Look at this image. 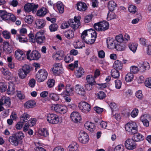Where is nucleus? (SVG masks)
Segmentation results:
<instances>
[{
    "mask_svg": "<svg viewBox=\"0 0 151 151\" xmlns=\"http://www.w3.org/2000/svg\"><path fill=\"white\" fill-rule=\"evenodd\" d=\"M111 76L115 78H118L119 76V73L118 70L116 69H112L111 72Z\"/></svg>",
    "mask_w": 151,
    "mask_h": 151,
    "instance_id": "nucleus-42",
    "label": "nucleus"
},
{
    "mask_svg": "<svg viewBox=\"0 0 151 151\" xmlns=\"http://www.w3.org/2000/svg\"><path fill=\"white\" fill-rule=\"evenodd\" d=\"M64 53L63 51H58L56 53L53 54L52 57L54 60H61L63 59Z\"/></svg>",
    "mask_w": 151,
    "mask_h": 151,
    "instance_id": "nucleus-18",
    "label": "nucleus"
},
{
    "mask_svg": "<svg viewBox=\"0 0 151 151\" xmlns=\"http://www.w3.org/2000/svg\"><path fill=\"white\" fill-rule=\"evenodd\" d=\"M74 22H73L71 23L70 26L73 29H76L81 25L79 18H78L75 16L74 17Z\"/></svg>",
    "mask_w": 151,
    "mask_h": 151,
    "instance_id": "nucleus-20",
    "label": "nucleus"
},
{
    "mask_svg": "<svg viewBox=\"0 0 151 151\" xmlns=\"http://www.w3.org/2000/svg\"><path fill=\"white\" fill-rule=\"evenodd\" d=\"M113 67L114 69L121 70L123 68V64L121 61L119 60H117L114 62Z\"/></svg>",
    "mask_w": 151,
    "mask_h": 151,
    "instance_id": "nucleus-24",
    "label": "nucleus"
},
{
    "mask_svg": "<svg viewBox=\"0 0 151 151\" xmlns=\"http://www.w3.org/2000/svg\"><path fill=\"white\" fill-rule=\"evenodd\" d=\"M130 73H136L139 70L138 68L134 65H133L131 66L130 68Z\"/></svg>",
    "mask_w": 151,
    "mask_h": 151,
    "instance_id": "nucleus-58",
    "label": "nucleus"
},
{
    "mask_svg": "<svg viewBox=\"0 0 151 151\" xmlns=\"http://www.w3.org/2000/svg\"><path fill=\"white\" fill-rule=\"evenodd\" d=\"M47 121L52 124H58L59 122V117L58 115L54 114H49L47 117Z\"/></svg>",
    "mask_w": 151,
    "mask_h": 151,
    "instance_id": "nucleus-10",
    "label": "nucleus"
},
{
    "mask_svg": "<svg viewBox=\"0 0 151 151\" xmlns=\"http://www.w3.org/2000/svg\"><path fill=\"white\" fill-rule=\"evenodd\" d=\"M125 129L131 134H134L138 132V127L136 122H128L125 125Z\"/></svg>",
    "mask_w": 151,
    "mask_h": 151,
    "instance_id": "nucleus-3",
    "label": "nucleus"
},
{
    "mask_svg": "<svg viewBox=\"0 0 151 151\" xmlns=\"http://www.w3.org/2000/svg\"><path fill=\"white\" fill-rule=\"evenodd\" d=\"M30 118V116L27 113H24L22 114L20 117V121L24 123L27 121Z\"/></svg>",
    "mask_w": 151,
    "mask_h": 151,
    "instance_id": "nucleus-36",
    "label": "nucleus"
},
{
    "mask_svg": "<svg viewBox=\"0 0 151 151\" xmlns=\"http://www.w3.org/2000/svg\"><path fill=\"white\" fill-rule=\"evenodd\" d=\"M17 39L21 42L25 43L27 42V35H23L22 34H17Z\"/></svg>",
    "mask_w": 151,
    "mask_h": 151,
    "instance_id": "nucleus-31",
    "label": "nucleus"
},
{
    "mask_svg": "<svg viewBox=\"0 0 151 151\" xmlns=\"http://www.w3.org/2000/svg\"><path fill=\"white\" fill-rule=\"evenodd\" d=\"M138 65L139 67V71L142 73L144 72L147 68H150L149 64L147 62H142L141 64L140 63L139 65Z\"/></svg>",
    "mask_w": 151,
    "mask_h": 151,
    "instance_id": "nucleus-23",
    "label": "nucleus"
},
{
    "mask_svg": "<svg viewBox=\"0 0 151 151\" xmlns=\"http://www.w3.org/2000/svg\"><path fill=\"white\" fill-rule=\"evenodd\" d=\"M75 29L74 30H68L65 32L64 34L65 37L68 39H70L73 37L74 35V32Z\"/></svg>",
    "mask_w": 151,
    "mask_h": 151,
    "instance_id": "nucleus-25",
    "label": "nucleus"
},
{
    "mask_svg": "<svg viewBox=\"0 0 151 151\" xmlns=\"http://www.w3.org/2000/svg\"><path fill=\"white\" fill-rule=\"evenodd\" d=\"M85 128L90 132H93L96 129V126L94 123L91 122H87L84 124Z\"/></svg>",
    "mask_w": 151,
    "mask_h": 151,
    "instance_id": "nucleus-19",
    "label": "nucleus"
},
{
    "mask_svg": "<svg viewBox=\"0 0 151 151\" xmlns=\"http://www.w3.org/2000/svg\"><path fill=\"white\" fill-rule=\"evenodd\" d=\"M77 9L80 11H85L87 9L86 4L83 2L80 1L77 4Z\"/></svg>",
    "mask_w": 151,
    "mask_h": 151,
    "instance_id": "nucleus-22",
    "label": "nucleus"
},
{
    "mask_svg": "<svg viewBox=\"0 0 151 151\" xmlns=\"http://www.w3.org/2000/svg\"><path fill=\"white\" fill-rule=\"evenodd\" d=\"M145 117H149L148 119L150 120L151 119V118L149 115H144L141 117L140 120L143 123L144 125L147 127L149 126V123L148 120L146 119Z\"/></svg>",
    "mask_w": 151,
    "mask_h": 151,
    "instance_id": "nucleus-28",
    "label": "nucleus"
},
{
    "mask_svg": "<svg viewBox=\"0 0 151 151\" xmlns=\"http://www.w3.org/2000/svg\"><path fill=\"white\" fill-rule=\"evenodd\" d=\"M109 105L111 109L112 112L115 110L117 108V106L116 104L114 102H111L109 104Z\"/></svg>",
    "mask_w": 151,
    "mask_h": 151,
    "instance_id": "nucleus-64",
    "label": "nucleus"
},
{
    "mask_svg": "<svg viewBox=\"0 0 151 151\" xmlns=\"http://www.w3.org/2000/svg\"><path fill=\"white\" fill-rule=\"evenodd\" d=\"M38 7V4H35L33 3H27L24 6V10L25 12H32L33 14L35 13Z\"/></svg>",
    "mask_w": 151,
    "mask_h": 151,
    "instance_id": "nucleus-8",
    "label": "nucleus"
},
{
    "mask_svg": "<svg viewBox=\"0 0 151 151\" xmlns=\"http://www.w3.org/2000/svg\"><path fill=\"white\" fill-rule=\"evenodd\" d=\"M93 27L97 31H104L109 28V24L106 21H103L95 23Z\"/></svg>",
    "mask_w": 151,
    "mask_h": 151,
    "instance_id": "nucleus-2",
    "label": "nucleus"
},
{
    "mask_svg": "<svg viewBox=\"0 0 151 151\" xmlns=\"http://www.w3.org/2000/svg\"><path fill=\"white\" fill-rule=\"evenodd\" d=\"M91 29H89L85 30L82 32L81 35V37L83 41L86 39V38L88 37V32L90 33L91 32Z\"/></svg>",
    "mask_w": 151,
    "mask_h": 151,
    "instance_id": "nucleus-45",
    "label": "nucleus"
},
{
    "mask_svg": "<svg viewBox=\"0 0 151 151\" xmlns=\"http://www.w3.org/2000/svg\"><path fill=\"white\" fill-rule=\"evenodd\" d=\"M78 106L82 112L87 113L91 109L90 105L88 103L84 101H81L78 104Z\"/></svg>",
    "mask_w": 151,
    "mask_h": 151,
    "instance_id": "nucleus-11",
    "label": "nucleus"
},
{
    "mask_svg": "<svg viewBox=\"0 0 151 151\" xmlns=\"http://www.w3.org/2000/svg\"><path fill=\"white\" fill-rule=\"evenodd\" d=\"M78 139L80 142L83 144L87 143L89 140V136L83 130L80 132L78 135Z\"/></svg>",
    "mask_w": 151,
    "mask_h": 151,
    "instance_id": "nucleus-9",
    "label": "nucleus"
},
{
    "mask_svg": "<svg viewBox=\"0 0 151 151\" xmlns=\"http://www.w3.org/2000/svg\"><path fill=\"white\" fill-rule=\"evenodd\" d=\"M14 56L16 59L19 60H22L25 58V54L22 51L17 50L15 52Z\"/></svg>",
    "mask_w": 151,
    "mask_h": 151,
    "instance_id": "nucleus-16",
    "label": "nucleus"
},
{
    "mask_svg": "<svg viewBox=\"0 0 151 151\" xmlns=\"http://www.w3.org/2000/svg\"><path fill=\"white\" fill-rule=\"evenodd\" d=\"M128 46L130 50L134 53L136 50L137 45L135 43H130Z\"/></svg>",
    "mask_w": 151,
    "mask_h": 151,
    "instance_id": "nucleus-47",
    "label": "nucleus"
},
{
    "mask_svg": "<svg viewBox=\"0 0 151 151\" xmlns=\"http://www.w3.org/2000/svg\"><path fill=\"white\" fill-rule=\"evenodd\" d=\"M78 145L77 143L74 142L70 144L68 147L70 151H75L78 150Z\"/></svg>",
    "mask_w": 151,
    "mask_h": 151,
    "instance_id": "nucleus-38",
    "label": "nucleus"
},
{
    "mask_svg": "<svg viewBox=\"0 0 151 151\" xmlns=\"http://www.w3.org/2000/svg\"><path fill=\"white\" fill-rule=\"evenodd\" d=\"M74 60V57L71 55L67 54L64 58V60L66 63H69Z\"/></svg>",
    "mask_w": 151,
    "mask_h": 151,
    "instance_id": "nucleus-44",
    "label": "nucleus"
},
{
    "mask_svg": "<svg viewBox=\"0 0 151 151\" xmlns=\"http://www.w3.org/2000/svg\"><path fill=\"white\" fill-rule=\"evenodd\" d=\"M0 17L4 20H9L12 22H15L16 18L15 16L10 13H8L5 10H1Z\"/></svg>",
    "mask_w": 151,
    "mask_h": 151,
    "instance_id": "nucleus-6",
    "label": "nucleus"
},
{
    "mask_svg": "<svg viewBox=\"0 0 151 151\" xmlns=\"http://www.w3.org/2000/svg\"><path fill=\"white\" fill-rule=\"evenodd\" d=\"M134 78L133 74L132 73H128L125 77V80L127 82H131Z\"/></svg>",
    "mask_w": 151,
    "mask_h": 151,
    "instance_id": "nucleus-48",
    "label": "nucleus"
},
{
    "mask_svg": "<svg viewBox=\"0 0 151 151\" xmlns=\"http://www.w3.org/2000/svg\"><path fill=\"white\" fill-rule=\"evenodd\" d=\"M123 43H116L114 48L118 51H124L126 48V44Z\"/></svg>",
    "mask_w": 151,
    "mask_h": 151,
    "instance_id": "nucleus-27",
    "label": "nucleus"
},
{
    "mask_svg": "<svg viewBox=\"0 0 151 151\" xmlns=\"http://www.w3.org/2000/svg\"><path fill=\"white\" fill-rule=\"evenodd\" d=\"M92 35H93L92 39H89L88 37H86V39L83 41V42L88 44L91 45L93 44L97 38V33H94Z\"/></svg>",
    "mask_w": 151,
    "mask_h": 151,
    "instance_id": "nucleus-21",
    "label": "nucleus"
},
{
    "mask_svg": "<svg viewBox=\"0 0 151 151\" xmlns=\"http://www.w3.org/2000/svg\"><path fill=\"white\" fill-rule=\"evenodd\" d=\"M35 22L36 27L38 29L42 28L45 25V21L43 19H37Z\"/></svg>",
    "mask_w": 151,
    "mask_h": 151,
    "instance_id": "nucleus-30",
    "label": "nucleus"
},
{
    "mask_svg": "<svg viewBox=\"0 0 151 151\" xmlns=\"http://www.w3.org/2000/svg\"><path fill=\"white\" fill-rule=\"evenodd\" d=\"M78 66V60L75 61L73 63H72L69 65L68 68L71 70H73L77 68Z\"/></svg>",
    "mask_w": 151,
    "mask_h": 151,
    "instance_id": "nucleus-43",
    "label": "nucleus"
},
{
    "mask_svg": "<svg viewBox=\"0 0 151 151\" xmlns=\"http://www.w3.org/2000/svg\"><path fill=\"white\" fill-rule=\"evenodd\" d=\"M2 99L4 105L7 107H9L11 104L10 98L9 97H4Z\"/></svg>",
    "mask_w": 151,
    "mask_h": 151,
    "instance_id": "nucleus-39",
    "label": "nucleus"
},
{
    "mask_svg": "<svg viewBox=\"0 0 151 151\" xmlns=\"http://www.w3.org/2000/svg\"><path fill=\"white\" fill-rule=\"evenodd\" d=\"M36 104V103L33 100H29L27 101L24 104V106L27 109L33 107Z\"/></svg>",
    "mask_w": 151,
    "mask_h": 151,
    "instance_id": "nucleus-33",
    "label": "nucleus"
},
{
    "mask_svg": "<svg viewBox=\"0 0 151 151\" xmlns=\"http://www.w3.org/2000/svg\"><path fill=\"white\" fill-rule=\"evenodd\" d=\"M48 73L45 70L41 69L39 70L36 74V77L38 82L43 81L47 78Z\"/></svg>",
    "mask_w": 151,
    "mask_h": 151,
    "instance_id": "nucleus-7",
    "label": "nucleus"
},
{
    "mask_svg": "<svg viewBox=\"0 0 151 151\" xmlns=\"http://www.w3.org/2000/svg\"><path fill=\"white\" fill-rule=\"evenodd\" d=\"M56 6L59 12L63 13L64 12L63 5L61 1H58L57 3Z\"/></svg>",
    "mask_w": 151,
    "mask_h": 151,
    "instance_id": "nucleus-37",
    "label": "nucleus"
},
{
    "mask_svg": "<svg viewBox=\"0 0 151 151\" xmlns=\"http://www.w3.org/2000/svg\"><path fill=\"white\" fill-rule=\"evenodd\" d=\"M58 25L55 23H52L49 26V29L51 32H55L58 29Z\"/></svg>",
    "mask_w": 151,
    "mask_h": 151,
    "instance_id": "nucleus-50",
    "label": "nucleus"
},
{
    "mask_svg": "<svg viewBox=\"0 0 151 151\" xmlns=\"http://www.w3.org/2000/svg\"><path fill=\"white\" fill-rule=\"evenodd\" d=\"M49 97L51 100L55 101H58L60 99L59 96L57 94L54 93H50Z\"/></svg>",
    "mask_w": 151,
    "mask_h": 151,
    "instance_id": "nucleus-46",
    "label": "nucleus"
},
{
    "mask_svg": "<svg viewBox=\"0 0 151 151\" xmlns=\"http://www.w3.org/2000/svg\"><path fill=\"white\" fill-rule=\"evenodd\" d=\"M62 106V105L59 104H54L51 108L52 109H54L56 112L58 113Z\"/></svg>",
    "mask_w": 151,
    "mask_h": 151,
    "instance_id": "nucleus-51",
    "label": "nucleus"
},
{
    "mask_svg": "<svg viewBox=\"0 0 151 151\" xmlns=\"http://www.w3.org/2000/svg\"><path fill=\"white\" fill-rule=\"evenodd\" d=\"M136 96L139 99H142L143 98V95L142 93L141 90H139L137 91L135 93Z\"/></svg>",
    "mask_w": 151,
    "mask_h": 151,
    "instance_id": "nucleus-61",
    "label": "nucleus"
},
{
    "mask_svg": "<svg viewBox=\"0 0 151 151\" xmlns=\"http://www.w3.org/2000/svg\"><path fill=\"white\" fill-rule=\"evenodd\" d=\"M62 64L60 63H55L54 64L53 68L52 69L53 74L58 75L61 73L62 71Z\"/></svg>",
    "mask_w": 151,
    "mask_h": 151,
    "instance_id": "nucleus-14",
    "label": "nucleus"
},
{
    "mask_svg": "<svg viewBox=\"0 0 151 151\" xmlns=\"http://www.w3.org/2000/svg\"><path fill=\"white\" fill-rule=\"evenodd\" d=\"M136 134H134V135L132 137L133 139L134 140V141L137 142L143 140L144 139V137L142 134L139 133H136Z\"/></svg>",
    "mask_w": 151,
    "mask_h": 151,
    "instance_id": "nucleus-29",
    "label": "nucleus"
},
{
    "mask_svg": "<svg viewBox=\"0 0 151 151\" xmlns=\"http://www.w3.org/2000/svg\"><path fill=\"white\" fill-rule=\"evenodd\" d=\"M35 38L37 43L39 45H41L45 41V37L42 32H38L35 35Z\"/></svg>",
    "mask_w": 151,
    "mask_h": 151,
    "instance_id": "nucleus-12",
    "label": "nucleus"
},
{
    "mask_svg": "<svg viewBox=\"0 0 151 151\" xmlns=\"http://www.w3.org/2000/svg\"><path fill=\"white\" fill-rule=\"evenodd\" d=\"M84 70L82 67H79L75 71V75L77 78H80L82 76L84 73Z\"/></svg>",
    "mask_w": 151,
    "mask_h": 151,
    "instance_id": "nucleus-32",
    "label": "nucleus"
},
{
    "mask_svg": "<svg viewBox=\"0 0 151 151\" xmlns=\"http://www.w3.org/2000/svg\"><path fill=\"white\" fill-rule=\"evenodd\" d=\"M117 6L115 2L113 1H109L108 4V7L110 11L112 12L115 9Z\"/></svg>",
    "mask_w": 151,
    "mask_h": 151,
    "instance_id": "nucleus-34",
    "label": "nucleus"
},
{
    "mask_svg": "<svg viewBox=\"0 0 151 151\" xmlns=\"http://www.w3.org/2000/svg\"><path fill=\"white\" fill-rule=\"evenodd\" d=\"M31 50H29L26 53L27 58L30 60H37L40 57V54L36 50H33L31 53Z\"/></svg>",
    "mask_w": 151,
    "mask_h": 151,
    "instance_id": "nucleus-4",
    "label": "nucleus"
},
{
    "mask_svg": "<svg viewBox=\"0 0 151 151\" xmlns=\"http://www.w3.org/2000/svg\"><path fill=\"white\" fill-rule=\"evenodd\" d=\"M106 43L107 45V47L109 49H114L116 44V40L110 37L107 38Z\"/></svg>",
    "mask_w": 151,
    "mask_h": 151,
    "instance_id": "nucleus-15",
    "label": "nucleus"
},
{
    "mask_svg": "<svg viewBox=\"0 0 151 151\" xmlns=\"http://www.w3.org/2000/svg\"><path fill=\"white\" fill-rule=\"evenodd\" d=\"M7 90V93L9 95L13 94L15 92V86H8Z\"/></svg>",
    "mask_w": 151,
    "mask_h": 151,
    "instance_id": "nucleus-40",
    "label": "nucleus"
},
{
    "mask_svg": "<svg viewBox=\"0 0 151 151\" xmlns=\"http://www.w3.org/2000/svg\"><path fill=\"white\" fill-rule=\"evenodd\" d=\"M25 22L28 24H31L33 21V17L31 15L27 16L25 18Z\"/></svg>",
    "mask_w": 151,
    "mask_h": 151,
    "instance_id": "nucleus-52",
    "label": "nucleus"
},
{
    "mask_svg": "<svg viewBox=\"0 0 151 151\" xmlns=\"http://www.w3.org/2000/svg\"><path fill=\"white\" fill-rule=\"evenodd\" d=\"M39 134L41 136L47 137L49 135V132L45 128H42L39 130Z\"/></svg>",
    "mask_w": 151,
    "mask_h": 151,
    "instance_id": "nucleus-41",
    "label": "nucleus"
},
{
    "mask_svg": "<svg viewBox=\"0 0 151 151\" xmlns=\"http://www.w3.org/2000/svg\"><path fill=\"white\" fill-rule=\"evenodd\" d=\"M138 110L137 109H135L131 112V115L132 117L134 118L138 114Z\"/></svg>",
    "mask_w": 151,
    "mask_h": 151,
    "instance_id": "nucleus-63",
    "label": "nucleus"
},
{
    "mask_svg": "<svg viewBox=\"0 0 151 151\" xmlns=\"http://www.w3.org/2000/svg\"><path fill=\"white\" fill-rule=\"evenodd\" d=\"M137 10L136 7L133 5H130L128 7V10L129 12L132 14L135 13Z\"/></svg>",
    "mask_w": 151,
    "mask_h": 151,
    "instance_id": "nucleus-53",
    "label": "nucleus"
},
{
    "mask_svg": "<svg viewBox=\"0 0 151 151\" xmlns=\"http://www.w3.org/2000/svg\"><path fill=\"white\" fill-rule=\"evenodd\" d=\"M4 46V50L7 53L9 54L12 52L13 50V47L11 45H8V46Z\"/></svg>",
    "mask_w": 151,
    "mask_h": 151,
    "instance_id": "nucleus-55",
    "label": "nucleus"
},
{
    "mask_svg": "<svg viewBox=\"0 0 151 151\" xmlns=\"http://www.w3.org/2000/svg\"><path fill=\"white\" fill-rule=\"evenodd\" d=\"M84 45V43L83 41V40L78 41L76 42V46L75 47V48L76 49L82 48L83 47H85Z\"/></svg>",
    "mask_w": 151,
    "mask_h": 151,
    "instance_id": "nucleus-56",
    "label": "nucleus"
},
{
    "mask_svg": "<svg viewBox=\"0 0 151 151\" xmlns=\"http://www.w3.org/2000/svg\"><path fill=\"white\" fill-rule=\"evenodd\" d=\"M67 107L65 106H62L58 113L61 114H64L67 111Z\"/></svg>",
    "mask_w": 151,
    "mask_h": 151,
    "instance_id": "nucleus-60",
    "label": "nucleus"
},
{
    "mask_svg": "<svg viewBox=\"0 0 151 151\" xmlns=\"http://www.w3.org/2000/svg\"><path fill=\"white\" fill-rule=\"evenodd\" d=\"M134 140L132 139H127L124 142L125 146L128 150H132L136 147V144Z\"/></svg>",
    "mask_w": 151,
    "mask_h": 151,
    "instance_id": "nucleus-13",
    "label": "nucleus"
},
{
    "mask_svg": "<svg viewBox=\"0 0 151 151\" xmlns=\"http://www.w3.org/2000/svg\"><path fill=\"white\" fill-rule=\"evenodd\" d=\"M86 80L89 85H96L95 78L92 75H88L86 76Z\"/></svg>",
    "mask_w": 151,
    "mask_h": 151,
    "instance_id": "nucleus-26",
    "label": "nucleus"
},
{
    "mask_svg": "<svg viewBox=\"0 0 151 151\" xmlns=\"http://www.w3.org/2000/svg\"><path fill=\"white\" fill-rule=\"evenodd\" d=\"M36 121L37 120L36 118H32L29 119L27 123L29 125V126H30V127H32L35 125Z\"/></svg>",
    "mask_w": 151,
    "mask_h": 151,
    "instance_id": "nucleus-57",
    "label": "nucleus"
},
{
    "mask_svg": "<svg viewBox=\"0 0 151 151\" xmlns=\"http://www.w3.org/2000/svg\"><path fill=\"white\" fill-rule=\"evenodd\" d=\"M2 34L4 38L5 39H9L10 38V33L7 31H3Z\"/></svg>",
    "mask_w": 151,
    "mask_h": 151,
    "instance_id": "nucleus-62",
    "label": "nucleus"
},
{
    "mask_svg": "<svg viewBox=\"0 0 151 151\" xmlns=\"http://www.w3.org/2000/svg\"><path fill=\"white\" fill-rule=\"evenodd\" d=\"M115 40H116V43L124 42V37L122 34L116 36L115 37Z\"/></svg>",
    "mask_w": 151,
    "mask_h": 151,
    "instance_id": "nucleus-49",
    "label": "nucleus"
},
{
    "mask_svg": "<svg viewBox=\"0 0 151 151\" xmlns=\"http://www.w3.org/2000/svg\"><path fill=\"white\" fill-rule=\"evenodd\" d=\"M30 70V66L28 65H24L21 69L19 70V77L22 79L24 78L27 76V74L29 73Z\"/></svg>",
    "mask_w": 151,
    "mask_h": 151,
    "instance_id": "nucleus-5",
    "label": "nucleus"
},
{
    "mask_svg": "<svg viewBox=\"0 0 151 151\" xmlns=\"http://www.w3.org/2000/svg\"><path fill=\"white\" fill-rule=\"evenodd\" d=\"M70 118L75 123H78L81 119V116L77 112H73L70 115Z\"/></svg>",
    "mask_w": 151,
    "mask_h": 151,
    "instance_id": "nucleus-17",
    "label": "nucleus"
},
{
    "mask_svg": "<svg viewBox=\"0 0 151 151\" xmlns=\"http://www.w3.org/2000/svg\"><path fill=\"white\" fill-rule=\"evenodd\" d=\"M124 146L122 145H119L115 147L114 151H124Z\"/></svg>",
    "mask_w": 151,
    "mask_h": 151,
    "instance_id": "nucleus-59",
    "label": "nucleus"
},
{
    "mask_svg": "<svg viewBox=\"0 0 151 151\" xmlns=\"http://www.w3.org/2000/svg\"><path fill=\"white\" fill-rule=\"evenodd\" d=\"M96 96L99 99H103L106 97V94L103 91H100L97 93Z\"/></svg>",
    "mask_w": 151,
    "mask_h": 151,
    "instance_id": "nucleus-54",
    "label": "nucleus"
},
{
    "mask_svg": "<svg viewBox=\"0 0 151 151\" xmlns=\"http://www.w3.org/2000/svg\"><path fill=\"white\" fill-rule=\"evenodd\" d=\"M24 137V134L22 132H18L9 137V141L12 145L17 146L19 144V141L22 139Z\"/></svg>",
    "mask_w": 151,
    "mask_h": 151,
    "instance_id": "nucleus-1",
    "label": "nucleus"
},
{
    "mask_svg": "<svg viewBox=\"0 0 151 151\" xmlns=\"http://www.w3.org/2000/svg\"><path fill=\"white\" fill-rule=\"evenodd\" d=\"M47 9L43 7L37 11V15L38 16L43 17L47 14Z\"/></svg>",
    "mask_w": 151,
    "mask_h": 151,
    "instance_id": "nucleus-35",
    "label": "nucleus"
}]
</instances>
